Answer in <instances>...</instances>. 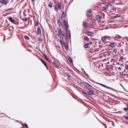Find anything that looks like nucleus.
Masks as SVG:
<instances>
[{
    "label": "nucleus",
    "instance_id": "nucleus-40",
    "mask_svg": "<svg viewBox=\"0 0 128 128\" xmlns=\"http://www.w3.org/2000/svg\"><path fill=\"white\" fill-rule=\"evenodd\" d=\"M108 4L112 6V2H110L108 3Z\"/></svg>",
    "mask_w": 128,
    "mask_h": 128
},
{
    "label": "nucleus",
    "instance_id": "nucleus-1",
    "mask_svg": "<svg viewBox=\"0 0 128 128\" xmlns=\"http://www.w3.org/2000/svg\"><path fill=\"white\" fill-rule=\"evenodd\" d=\"M92 10H87L86 12V14L88 16H90L92 14Z\"/></svg>",
    "mask_w": 128,
    "mask_h": 128
},
{
    "label": "nucleus",
    "instance_id": "nucleus-11",
    "mask_svg": "<svg viewBox=\"0 0 128 128\" xmlns=\"http://www.w3.org/2000/svg\"><path fill=\"white\" fill-rule=\"evenodd\" d=\"M52 64L56 67L58 68V66L57 64L55 62L53 61L52 62Z\"/></svg>",
    "mask_w": 128,
    "mask_h": 128
},
{
    "label": "nucleus",
    "instance_id": "nucleus-33",
    "mask_svg": "<svg viewBox=\"0 0 128 128\" xmlns=\"http://www.w3.org/2000/svg\"><path fill=\"white\" fill-rule=\"evenodd\" d=\"M124 110L125 111H127L128 110V107L125 108H124Z\"/></svg>",
    "mask_w": 128,
    "mask_h": 128
},
{
    "label": "nucleus",
    "instance_id": "nucleus-16",
    "mask_svg": "<svg viewBox=\"0 0 128 128\" xmlns=\"http://www.w3.org/2000/svg\"><path fill=\"white\" fill-rule=\"evenodd\" d=\"M68 58V59L69 61H70V62L71 63L72 62V60L71 58L68 56L67 57Z\"/></svg>",
    "mask_w": 128,
    "mask_h": 128
},
{
    "label": "nucleus",
    "instance_id": "nucleus-52",
    "mask_svg": "<svg viewBox=\"0 0 128 128\" xmlns=\"http://www.w3.org/2000/svg\"><path fill=\"white\" fill-rule=\"evenodd\" d=\"M66 75L68 77H69L70 76L69 74H68V73H67V74H66Z\"/></svg>",
    "mask_w": 128,
    "mask_h": 128
},
{
    "label": "nucleus",
    "instance_id": "nucleus-56",
    "mask_svg": "<svg viewBox=\"0 0 128 128\" xmlns=\"http://www.w3.org/2000/svg\"><path fill=\"white\" fill-rule=\"evenodd\" d=\"M119 73L120 74V76H121V74H122V73H121V72H119Z\"/></svg>",
    "mask_w": 128,
    "mask_h": 128
},
{
    "label": "nucleus",
    "instance_id": "nucleus-58",
    "mask_svg": "<svg viewBox=\"0 0 128 128\" xmlns=\"http://www.w3.org/2000/svg\"><path fill=\"white\" fill-rule=\"evenodd\" d=\"M32 2H34V0H31Z\"/></svg>",
    "mask_w": 128,
    "mask_h": 128
},
{
    "label": "nucleus",
    "instance_id": "nucleus-28",
    "mask_svg": "<svg viewBox=\"0 0 128 128\" xmlns=\"http://www.w3.org/2000/svg\"><path fill=\"white\" fill-rule=\"evenodd\" d=\"M24 38L26 39H27V40H29V37L27 36H24Z\"/></svg>",
    "mask_w": 128,
    "mask_h": 128
},
{
    "label": "nucleus",
    "instance_id": "nucleus-49",
    "mask_svg": "<svg viewBox=\"0 0 128 128\" xmlns=\"http://www.w3.org/2000/svg\"><path fill=\"white\" fill-rule=\"evenodd\" d=\"M39 59L42 62L44 61V60H42V59L40 58H39Z\"/></svg>",
    "mask_w": 128,
    "mask_h": 128
},
{
    "label": "nucleus",
    "instance_id": "nucleus-6",
    "mask_svg": "<svg viewBox=\"0 0 128 128\" xmlns=\"http://www.w3.org/2000/svg\"><path fill=\"white\" fill-rule=\"evenodd\" d=\"M116 45L117 44L116 43L113 42L110 43V45L111 47L113 48L115 47Z\"/></svg>",
    "mask_w": 128,
    "mask_h": 128
},
{
    "label": "nucleus",
    "instance_id": "nucleus-14",
    "mask_svg": "<svg viewBox=\"0 0 128 128\" xmlns=\"http://www.w3.org/2000/svg\"><path fill=\"white\" fill-rule=\"evenodd\" d=\"M89 44L88 43H86V44L84 45V47L86 48H88V45Z\"/></svg>",
    "mask_w": 128,
    "mask_h": 128
},
{
    "label": "nucleus",
    "instance_id": "nucleus-45",
    "mask_svg": "<svg viewBox=\"0 0 128 128\" xmlns=\"http://www.w3.org/2000/svg\"><path fill=\"white\" fill-rule=\"evenodd\" d=\"M119 17V16L118 15H117L115 16H114V18H118Z\"/></svg>",
    "mask_w": 128,
    "mask_h": 128
},
{
    "label": "nucleus",
    "instance_id": "nucleus-17",
    "mask_svg": "<svg viewBox=\"0 0 128 128\" xmlns=\"http://www.w3.org/2000/svg\"><path fill=\"white\" fill-rule=\"evenodd\" d=\"M48 6L50 8H51L52 7V4L50 2H49L48 3Z\"/></svg>",
    "mask_w": 128,
    "mask_h": 128
},
{
    "label": "nucleus",
    "instance_id": "nucleus-30",
    "mask_svg": "<svg viewBox=\"0 0 128 128\" xmlns=\"http://www.w3.org/2000/svg\"><path fill=\"white\" fill-rule=\"evenodd\" d=\"M60 43L62 45V46H63V44H64V42L62 41H60Z\"/></svg>",
    "mask_w": 128,
    "mask_h": 128
},
{
    "label": "nucleus",
    "instance_id": "nucleus-21",
    "mask_svg": "<svg viewBox=\"0 0 128 128\" xmlns=\"http://www.w3.org/2000/svg\"><path fill=\"white\" fill-rule=\"evenodd\" d=\"M43 56H44V57L45 58H46V59L48 61V62H49V61L48 60V57L46 56V55L44 54H43Z\"/></svg>",
    "mask_w": 128,
    "mask_h": 128
},
{
    "label": "nucleus",
    "instance_id": "nucleus-10",
    "mask_svg": "<svg viewBox=\"0 0 128 128\" xmlns=\"http://www.w3.org/2000/svg\"><path fill=\"white\" fill-rule=\"evenodd\" d=\"M0 2L3 4H6L7 3L4 0H0Z\"/></svg>",
    "mask_w": 128,
    "mask_h": 128
},
{
    "label": "nucleus",
    "instance_id": "nucleus-3",
    "mask_svg": "<svg viewBox=\"0 0 128 128\" xmlns=\"http://www.w3.org/2000/svg\"><path fill=\"white\" fill-rule=\"evenodd\" d=\"M98 84L101 85V86L106 88H108V89H110V90H112V89L111 88H110V87H108V86H105V85H104L102 84H100V83H98Z\"/></svg>",
    "mask_w": 128,
    "mask_h": 128
},
{
    "label": "nucleus",
    "instance_id": "nucleus-53",
    "mask_svg": "<svg viewBox=\"0 0 128 128\" xmlns=\"http://www.w3.org/2000/svg\"><path fill=\"white\" fill-rule=\"evenodd\" d=\"M107 70L108 71H110V69L108 68H107Z\"/></svg>",
    "mask_w": 128,
    "mask_h": 128
},
{
    "label": "nucleus",
    "instance_id": "nucleus-9",
    "mask_svg": "<svg viewBox=\"0 0 128 128\" xmlns=\"http://www.w3.org/2000/svg\"><path fill=\"white\" fill-rule=\"evenodd\" d=\"M58 7L59 9H60L61 8V4L60 2H58L57 4Z\"/></svg>",
    "mask_w": 128,
    "mask_h": 128
},
{
    "label": "nucleus",
    "instance_id": "nucleus-64",
    "mask_svg": "<svg viewBox=\"0 0 128 128\" xmlns=\"http://www.w3.org/2000/svg\"><path fill=\"white\" fill-rule=\"evenodd\" d=\"M125 70H124V71H125Z\"/></svg>",
    "mask_w": 128,
    "mask_h": 128
},
{
    "label": "nucleus",
    "instance_id": "nucleus-37",
    "mask_svg": "<svg viewBox=\"0 0 128 128\" xmlns=\"http://www.w3.org/2000/svg\"><path fill=\"white\" fill-rule=\"evenodd\" d=\"M12 8H8L7 9H6V11H8L12 9Z\"/></svg>",
    "mask_w": 128,
    "mask_h": 128
},
{
    "label": "nucleus",
    "instance_id": "nucleus-43",
    "mask_svg": "<svg viewBox=\"0 0 128 128\" xmlns=\"http://www.w3.org/2000/svg\"><path fill=\"white\" fill-rule=\"evenodd\" d=\"M64 23V24L66 23V20L64 19L63 20Z\"/></svg>",
    "mask_w": 128,
    "mask_h": 128
},
{
    "label": "nucleus",
    "instance_id": "nucleus-22",
    "mask_svg": "<svg viewBox=\"0 0 128 128\" xmlns=\"http://www.w3.org/2000/svg\"><path fill=\"white\" fill-rule=\"evenodd\" d=\"M57 22L58 24V25L59 26H60L61 24V23L60 22V20L58 19V20Z\"/></svg>",
    "mask_w": 128,
    "mask_h": 128
},
{
    "label": "nucleus",
    "instance_id": "nucleus-2",
    "mask_svg": "<svg viewBox=\"0 0 128 128\" xmlns=\"http://www.w3.org/2000/svg\"><path fill=\"white\" fill-rule=\"evenodd\" d=\"M90 89V88H89L88 91V93L90 95H92L94 94V92L92 90H89Z\"/></svg>",
    "mask_w": 128,
    "mask_h": 128
},
{
    "label": "nucleus",
    "instance_id": "nucleus-19",
    "mask_svg": "<svg viewBox=\"0 0 128 128\" xmlns=\"http://www.w3.org/2000/svg\"><path fill=\"white\" fill-rule=\"evenodd\" d=\"M58 32L60 35V34H62V33H63V31L62 32L61 31V30H60V29L58 30Z\"/></svg>",
    "mask_w": 128,
    "mask_h": 128
},
{
    "label": "nucleus",
    "instance_id": "nucleus-18",
    "mask_svg": "<svg viewBox=\"0 0 128 128\" xmlns=\"http://www.w3.org/2000/svg\"><path fill=\"white\" fill-rule=\"evenodd\" d=\"M93 34V33L92 32H88V34L90 36H92Z\"/></svg>",
    "mask_w": 128,
    "mask_h": 128
},
{
    "label": "nucleus",
    "instance_id": "nucleus-38",
    "mask_svg": "<svg viewBox=\"0 0 128 128\" xmlns=\"http://www.w3.org/2000/svg\"><path fill=\"white\" fill-rule=\"evenodd\" d=\"M82 93L87 96H88V94L87 93L83 92Z\"/></svg>",
    "mask_w": 128,
    "mask_h": 128
},
{
    "label": "nucleus",
    "instance_id": "nucleus-4",
    "mask_svg": "<svg viewBox=\"0 0 128 128\" xmlns=\"http://www.w3.org/2000/svg\"><path fill=\"white\" fill-rule=\"evenodd\" d=\"M66 32V33H67V37L69 36V38L70 39H71V34L70 32V31L69 30L68 31Z\"/></svg>",
    "mask_w": 128,
    "mask_h": 128
},
{
    "label": "nucleus",
    "instance_id": "nucleus-35",
    "mask_svg": "<svg viewBox=\"0 0 128 128\" xmlns=\"http://www.w3.org/2000/svg\"><path fill=\"white\" fill-rule=\"evenodd\" d=\"M125 68H126L127 70H128V66L127 65H125Z\"/></svg>",
    "mask_w": 128,
    "mask_h": 128
},
{
    "label": "nucleus",
    "instance_id": "nucleus-23",
    "mask_svg": "<svg viewBox=\"0 0 128 128\" xmlns=\"http://www.w3.org/2000/svg\"><path fill=\"white\" fill-rule=\"evenodd\" d=\"M101 39L104 42H106V39L104 37H102V38Z\"/></svg>",
    "mask_w": 128,
    "mask_h": 128
},
{
    "label": "nucleus",
    "instance_id": "nucleus-44",
    "mask_svg": "<svg viewBox=\"0 0 128 128\" xmlns=\"http://www.w3.org/2000/svg\"><path fill=\"white\" fill-rule=\"evenodd\" d=\"M65 27H66L67 26H68V24L67 23L64 24Z\"/></svg>",
    "mask_w": 128,
    "mask_h": 128
},
{
    "label": "nucleus",
    "instance_id": "nucleus-8",
    "mask_svg": "<svg viewBox=\"0 0 128 128\" xmlns=\"http://www.w3.org/2000/svg\"><path fill=\"white\" fill-rule=\"evenodd\" d=\"M115 37V38H117V39H120V38H122V37L119 35H118V34H116L115 35V37H114V36L112 37V38H113Z\"/></svg>",
    "mask_w": 128,
    "mask_h": 128
},
{
    "label": "nucleus",
    "instance_id": "nucleus-55",
    "mask_svg": "<svg viewBox=\"0 0 128 128\" xmlns=\"http://www.w3.org/2000/svg\"><path fill=\"white\" fill-rule=\"evenodd\" d=\"M39 40L40 41H41L42 40V39L41 38H40L39 39Z\"/></svg>",
    "mask_w": 128,
    "mask_h": 128
},
{
    "label": "nucleus",
    "instance_id": "nucleus-36",
    "mask_svg": "<svg viewBox=\"0 0 128 128\" xmlns=\"http://www.w3.org/2000/svg\"><path fill=\"white\" fill-rule=\"evenodd\" d=\"M22 20L24 21H26L27 20L26 18H24L22 19Z\"/></svg>",
    "mask_w": 128,
    "mask_h": 128
},
{
    "label": "nucleus",
    "instance_id": "nucleus-54",
    "mask_svg": "<svg viewBox=\"0 0 128 128\" xmlns=\"http://www.w3.org/2000/svg\"><path fill=\"white\" fill-rule=\"evenodd\" d=\"M26 12V10H24L23 11V13L24 14Z\"/></svg>",
    "mask_w": 128,
    "mask_h": 128
},
{
    "label": "nucleus",
    "instance_id": "nucleus-61",
    "mask_svg": "<svg viewBox=\"0 0 128 128\" xmlns=\"http://www.w3.org/2000/svg\"><path fill=\"white\" fill-rule=\"evenodd\" d=\"M128 38V37H126V38Z\"/></svg>",
    "mask_w": 128,
    "mask_h": 128
},
{
    "label": "nucleus",
    "instance_id": "nucleus-31",
    "mask_svg": "<svg viewBox=\"0 0 128 128\" xmlns=\"http://www.w3.org/2000/svg\"><path fill=\"white\" fill-rule=\"evenodd\" d=\"M65 27V29L66 30V32L68 31L69 30H68V26Z\"/></svg>",
    "mask_w": 128,
    "mask_h": 128
},
{
    "label": "nucleus",
    "instance_id": "nucleus-25",
    "mask_svg": "<svg viewBox=\"0 0 128 128\" xmlns=\"http://www.w3.org/2000/svg\"><path fill=\"white\" fill-rule=\"evenodd\" d=\"M84 40H87L88 41L89 40V38L88 37H84Z\"/></svg>",
    "mask_w": 128,
    "mask_h": 128
},
{
    "label": "nucleus",
    "instance_id": "nucleus-7",
    "mask_svg": "<svg viewBox=\"0 0 128 128\" xmlns=\"http://www.w3.org/2000/svg\"><path fill=\"white\" fill-rule=\"evenodd\" d=\"M83 26L85 28H87L88 26V23L86 22H84V23Z\"/></svg>",
    "mask_w": 128,
    "mask_h": 128
},
{
    "label": "nucleus",
    "instance_id": "nucleus-46",
    "mask_svg": "<svg viewBox=\"0 0 128 128\" xmlns=\"http://www.w3.org/2000/svg\"><path fill=\"white\" fill-rule=\"evenodd\" d=\"M86 84H87L88 85H89V86H91V87H92V86L91 85H90L89 84L87 83H86V82L85 83Z\"/></svg>",
    "mask_w": 128,
    "mask_h": 128
},
{
    "label": "nucleus",
    "instance_id": "nucleus-57",
    "mask_svg": "<svg viewBox=\"0 0 128 128\" xmlns=\"http://www.w3.org/2000/svg\"><path fill=\"white\" fill-rule=\"evenodd\" d=\"M121 51H122V53H123V51L122 50H121L120 51V52H121Z\"/></svg>",
    "mask_w": 128,
    "mask_h": 128
},
{
    "label": "nucleus",
    "instance_id": "nucleus-5",
    "mask_svg": "<svg viewBox=\"0 0 128 128\" xmlns=\"http://www.w3.org/2000/svg\"><path fill=\"white\" fill-rule=\"evenodd\" d=\"M37 32L36 33V34L37 35H39L41 33V30L40 28L39 27H38L37 28Z\"/></svg>",
    "mask_w": 128,
    "mask_h": 128
},
{
    "label": "nucleus",
    "instance_id": "nucleus-59",
    "mask_svg": "<svg viewBox=\"0 0 128 128\" xmlns=\"http://www.w3.org/2000/svg\"><path fill=\"white\" fill-rule=\"evenodd\" d=\"M86 75L88 76V74H86Z\"/></svg>",
    "mask_w": 128,
    "mask_h": 128
},
{
    "label": "nucleus",
    "instance_id": "nucleus-50",
    "mask_svg": "<svg viewBox=\"0 0 128 128\" xmlns=\"http://www.w3.org/2000/svg\"><path fill=\"white\" fill-rule=\"evenodd\" d=\"M39 59L42 62L44 61V60H42V59L40 58H39Z\"/></svg>",
    "mask_w": 128,
    "mask_h": 128
},
{
    "label": "nucleus",
    "instance_id": "nucleus-41",
    "mask_svg": "<svg viewBox=\"0 0 128 128\" xmlns=\"http://www.w3.org/2000/svg\"><path fill=\"white\" fill-rule=\"evenodd\" d=\"M113 52L115 54H116V52H117V51H116V50H113Z\"/></svg>",
    "mask_w": 128,
    "mask_h": 128
},
{
    "label": "nucleus",
    "instance_id": "nucleus-47",
    "mask_svg": "<svg viewBox=\"0 0 128 128\" xmlns=\"http://www.w3.org/2000/svg\"><path fill=\"white\" fill-rule=\"evenodd\" d=\"M120 59L123 60L124 59V57L122 56H121Z\"/></svg>",
    "mask_w": 128,
    "mask_h": 128
},
{
    "label": "nucleus",
    "instance_id": "nucleus-15",
    "mask_svg": "<svg viewBox=\"0 0 128 128\" xmlns=\"http://www.w3.org/2000/svg\"><path fill=\"white\" fill-rule=\"evenodd\" d=\"M9 20L10 22L12 23H13L14 22V20L12 18H9Z\"/></svg>",
    "mask_w": 128,
    "mask_h": 128
},
{
    "label": "nucleus",
    "instance_id": "nucleus-60",
    "mask_svg": "<svg viewBox=\"0 0 128 128\" xmlns=\"http://www.w3.org/2000/svg\"><path fill=\"white\" fill-rule=\"evenodd\" d=\"M126 106H127L128 108V104H127Z\"/></svg>",
    "mask_w": 128,
    "mask_h": 128
},
{
    "label": "nucleus",
    "instance_id": "nucleus-48",
    "mask_svg": "<svg viewBox=\"0 0 128 128\" xmlns=\"http://www.w3.org/2000/svg\"><path fill=\"white\" fill-rule=\"evenodd\" d=\"M36 26H38V22H37L36 23Z\"/></svg>",
    "mask_w": 128,
    "mask_h": 128
},
{
    "label": "nucleus",
    "instance_id": "nucleus-42",
    "mask_svg": "<svg viewBox=\"0 0 128 128\" xmlns=\"http://www.w3.org/2000/svg\"><path fill=\"white\" fill-rule=\"evenodd\" d=\"M111 52H110L109 51H108L107 52V54L108 55H110V54Z\"/></svg>",
    "mask_w": 128,
    "mask_h": 128
},
{
    "label": "nucleus",
    "instance_id": "nucleus-12",
    "mask_svg": "<svg viewBox=\"0 0 128 128\" xmlns=\"http://www.w3.org/2000/svg\"><path fill=\"white\" fill-rule=\"evenodd\" d=\"M96 18L97 20H100L101 18V17L98 15H97L96 16Z\"/></svg>",
    "mask_w": 128,
    "mask_h": 128
},
{
    "label": "nucleus",
    "instance_id": "nucleus-26",
    "mask_svg": "<svg viewBox=\"0 0 128 128\" xmlns=\"http://www.w3.org/2000/svg\"><path fill=\"white\" fill-rule=\"evenodd\" d=\"M62 15L64 17V18H65V17H66L65 14V13L64 11H63L62 12Z\"/></svg>",
    "mask_w": 128,
    "mask_h": 128
},
{
    "label": "nucleus",
    "instance_id": "nucleus-20",
    "mask_svg": "<svg viewBox=\"0 0 128 128\" xmlns=\"http://www.w3.org/2000/svg\"><path fill=\"white\" fill-rule=\"evenodd\" d=\"M109 7V6L108 5L105 6L104 7V10H106Z\"/></svg>",
    "mask_w": 128,
    "mask_h": 128
},
{
    "label": "nucleus",
    "instance_id": "nucleus-63",
    "mask_svg": "<svg viewBox=\"0 0 128 128\" xmlns=\"http://www.w3.org/2000/svg\"><path fill=\"white\" fill-rule=\"evenodd\" d=\"M14 24H16V23L15 22L14 23Z\"/></svg>",
    "mask_w": 128,
    "mask_h": 128
},
{
    "label": "nucleus",
    "instance_id": "nucleus-39",
    "mask_svg": "<svg viewBox=\"0 0 128 128\" xmlns=\"http://www.w3.org/2000/svg\"><path fill=\"white\" fill-rule=\"evenodd\" d=\"M117 68L118 69L120 70V71H121V68L120 67H117Z\"/></svg>",
    "mask_w": 128,
    "mask_h": 128
},
{
    "label": "nucleus",
    "instance_id": "nucleus-29",
    "mask_svg": "<svg viewBox=\"0 0 128 128\" xmlns=\"http://www.w3.org/2000/svg\"><path fill=\"white\" fill-rule=\"evenodd\" d=\"M24 126L26 128H28V125L26 124H24Z\"/></svg>",
    "mask_w": 128,
    "mask_h": 128
},
{
    "label": "nucleus",
    "instance_id": "nucleus-32",
    "mask_svg": "<svg viewBox=\"0 0 128 128\" xmlns=\"http://www.w3.org/2000/svg\"><path fill=\"white\" fill-rule=\"evenodd\" d=\"M64 45V47L66 48V50H67L68 49V47L65 44Z\"/></svg>",
    "mask_w": 128,
    "mask_h": 128
},
{
    "label": "nucleus",
    "instance_id": "nucleus-24",
    "mask_svg": "<svg viewBox=\"0 0 128 128\" xmlns=\"http://www.w3.org/2000/svg\"><path fill=\"white\" fill-rule=\"evenodd\" d=\"M42 63L44 65V66L46 67L47 69H48V67L47 66V64L44 61L43 62H42Z\"/></svg>",
    "mask_w": 128,
    "mask_h": 128
},
{
    "label": "nucleus",
    "instance_id": "nucleus-34",
    "mask_svg": "<svg viewBox=\"0 0 128 128\" xmlns=\"http://www.w3.org/2000/svg\"><path fill=\"white\" fill-rule=\"evenodd\" d=\"M124 116L125 119L128 120V117L127 116Z\"/></svg>",
    "mask_w": 128,
    "mask_h": 128
},
{
    "label": "nucleus",
    "instance_id": "nucleus-13",
    "mask_svg": "<svg viewBox=\"0 0 128 128\" xmlns=\"http://www.w3.org/2000/svg\"><path fill=\"white\" fill-rule=\"evenodd\" d=\"M63 33H62V34L63 36V37L64 38H66L67 37V36L66 35V34L63 31Z\"/></svg>",
    "mask_w": 128,
    "mask_h": 128
},
{
    "label": "nucleus",
    "instance_id": "nucleus-62",
    "mask_svg": "<svg viewBox=\"0 0 128 128\" xmlns=\"http://www.w3.org/2000/svg\"><path fill=\"white\" fill-rule=\"evenodd\" d=\"M84 72L85 73V74H86V72H85L84 71Z\"/></svg>",
    "mask_w": 128,
    "mask_h": 128
},
{
    "label": "nucleus",
    "instance_id": "nucleus-27",
    "mask_svg": "<svg viewBox=\"0 0 128 128\" xmlns=\"http://www.w3.org/2000/svg\"><path fill=\"white\" fill-rule=\"evenodd\" d=\"M54 8H55V10L57 12H58V9L57 8V7L56 5H55L54 6Z\"/></svg>",
    "mask_w": 128,
    "mask_h": 128
},
{
    "label": "nucleus",
    "instance_id": "nucleus-51",
    "mask_svg": "<svg viewBox=\"0 0 128 128\" xmlns=\"http://www.w3.org/2000/svg\"><path fill=\"white\" fill-rule=\"evenodd\" d=\"M92 25L91 24H90L88 25V27L90 28H91L92 27Z\"/></svg>",
    "mask_w": 128,
    "mask_h": 128
}]
</instances>
